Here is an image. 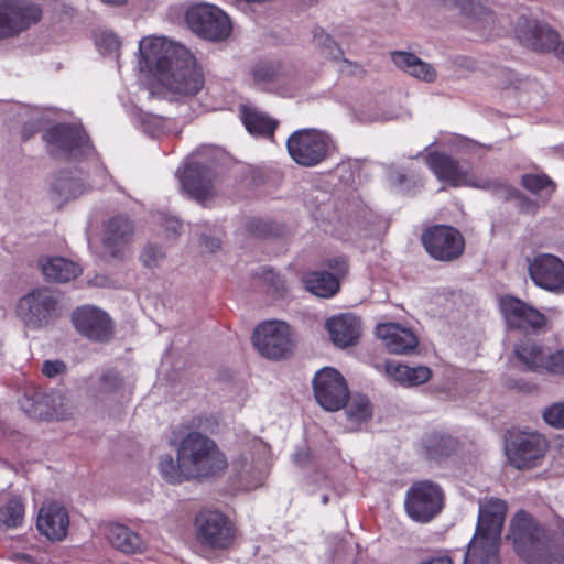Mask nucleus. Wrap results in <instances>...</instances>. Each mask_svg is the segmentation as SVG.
Here are the masks:
<instances>
[{"label": "nucleus", "mask_w": 564, "mask_h": 564, "mask_svg": "<svg viewBox=\"0 0 564 564\" xmlns=\"http://www.w3.org/2000/svg\"><path fill=\"white\" fill-rule=\"evenodd\" d=\"M139 52L143 67L175 94L195 96L204 87V75L184 46L165 37L149 36L140 41Z\"/></svg>", "instance_id": "obj_1"}, {"label": "nucleus", "mask_w": 564, "mask_h": 564, "mask_svg": "<svg viewBox=\"0 0 564 564\" xmlns=\"http://www.w3.org/2000/svg\"><path fill=\"white\" fill-rule=\"evenodd\" d=\"M508 505L497 497L479 502L476 530L469 541L463 564H501V533Z\"/></svg>", "instance_id": "obj_2"}, {"label": "nucleus", "mask_w": 564, "mask_h": 564, "mask_svg": "<svg viewBox=\"0 0 564 564\" xmlns=\"http://www.w3.org/2000/svg\"><path fill=\"white\" fill-rule=\"evenodd\" d=\"M508 539L516 553L530 563L564 564V542L552 543L546 530L525 510L512 517Z\"/></svg>", "instance_id": "obj_3"}, {"label": "nucleus", "mask_w": 564, "mask_h": 564, "mask_svg": "<svg viewBox=\"0 0 564 564\" xmlns=\"http://www.w3.org/2000/svg\"><path fill=\"white\" fill-rule=\"evenodd\" d=\"M177 457L185 463L192 480L217 477L228 467L227 457L217 443L196 431L187 433L181 440Z\"/></svg>", "instance_id": "obj_4"}, {"label": "nucleus", "mask_w": 564, "mask_h": 564, "mask_svg": "<svg viewBox=\"0 0 564 564\" xmlns=\"http://www.w3.org/2000/svg\"><path fill=\"white\" fill-rule=\"evenodd\" d=\"M28 121L22 128V139H30L40 128L46 153L55 160H67L70 156V127L55 122L56 112L52 109L22 108Z\"/></svg>", "instance_id": "obj_5"}, {"label": "nucleus", "mask_w": 564, "mask_h": 564, "mask_svg": "<svg viewBox=\"0 0 564 564\" xmlns=\"http://www.w3.org/2000/svg\"><path fill=\"white\" fill-rule=\"evenodd\" d=\"M195 543L204 551H227L237 539L234 521L219 510H202L193 521Z\"/></svg>", "instance_id": "obj_6"}, {"label": "nucleus", "mask_w": 564, "mask_h": 564, "mask_svg": "<svg viewBox=\"0 0 564 564\" xmlns=\"http://www.w3.org/2000/svg\"><path fill=\"white\" fill-rule=\"evenodd\" d=\"M64 308L58 295L47 288L33 289L21 296L14 314L29 329H42L63 315Z\"/></svg>", "instance_id": "obj_7"}, {"label": "nucleus", "mask_w": 564, "mask_h": 564, "mask_svg": "<svg viewBox=\"0 0 564 564\" xmlns=\"http://www.w3.org/2000/svg\"><path fill=\"white\" fill-rule=\"evenodd\" d=\"M330 145V137L316 129L296 130L286 140L290 158L304 167L324 162L329 156Z\"/></svg>", "instance_id": "obj_8"}, {"label": "nucleus", "mask_w": 564, "mask_h": 564, "mask_svg": "<svg viewBox=\"0 0 564 564\" xmlns=\"http://www.w3.org/2000/svg\"><path fill=\"white\" fill-rule=\"evenodd\" d=\"M444 499L438 484L427 479L416 480L406 490L404 508L412 520L427 523L443 510Z\"/></svg>", "instance_id": "obj_9"}, {"label": "nucleus", "mask_w": 564, "mask_h": 564, "mask_svg": "<svg viewBox=\"0 0 564 564\" xmlns=\"http://www.w3.org/2000/svg\"><path fill=\"white\" fill-rule=\"evenodd\" d=\"M252 343L263 357L280 360L292 355L295 335L286 322L267 321L254 329Z\"/></svg>", "instance_id": "obj_10"}, {"label": "nucleus", "mask_w": 564, "mask_h": 564, "mask_svg": "<svg viewBox=\"0 0 564 564\" xmlns=\"http://www.w3.org/2000/svg\"><path fill=\"white\" fill-rule=\"evenodd\" d=\"M549 448L546 438L538 432H508L506 453L510 464L517 469L538 466Z\"/></svg>", "instance_id": "obj_11"}, {"label": "nucleus", "mask_w": 564, "mask_h": 564, "mask_svg": "<svg viewBox=\"0 0 564 564\" xmlns=\"http://www.w3.org/2000/svg\"><path fill=\"white\" fill-rule=\"evenodd\" d=\"M499 311L509 330L539 334L547 324V317L523 300L506 294L499 299Z\"/></svg>", "instance_id": "obj_12"}, {"label": "nucleus", "mask_w": 564, "mask_h": 564, "mask_svg": "<svg viewBox=\"0 0 564 564\" xmlns=\"http://www.w3.org/2000/svg\"><path fill=\"white\" fill-rule=\"evenodd\" d=\"M421 241L429 256L442 262L457 260L465 250L464 236L449 225H432L425 228Z\"/></svg>", "instance_id": "obj_13"}, {"label": "nucleus", "mask_w": 564, "mask_h": 564, "mask_svg": "<svg viewBox=\"0 0 564 564\" xmlns=\"http://www.w3.org/2000/svg\"><path fill=\"white\" fill-rule=\"evenodd\" d=\"M185 18L191 30L207 40L220 41L231 32L227 14L213 4L193 6L186 11Z\"/></svg>", "instance_id": "obj_14"}, {"label": "nucleus", "mask_w": 564, "mask_h": 564, "mask_svg": "<svg viewBox=\"0 0 564 564\" xmlns=\"http://www.w3.org/2000/svg\"><path fill=\"white\" fill-rule=\"evenodd\" d=\"M314 395L327 411H338L347 404L349 390L343 375L335 368L325 367L313 379Z\"/></svg>", "instance_id": "obj_15"}, {"label": "nucleus", "mask_w": 564, "mask_h": 564, "mask_svg": "<svg viewBox=\"0 0 564 564\" xmlns=\"http://www.w3.org/2000/svg\"><path fill=\"white\" fill-rule=\"evenodd\" d=\"M41 9L25 0H0V37L20 33L36 23Z\"/></svg>", "instance_id": "obj_16"}, {"label": "nucleus", "mask_w": 564, "mask_h": 564, "mask_svg": "<svg viewBox=\"0 0 564 564\" xmlns=\"http://www.w3.org/2000/svg\"><path fill=\"white\" fill-rule=\"evenodd\" d=\"M529 276L538 288L551 293L564 291V261L551 253H539L529 260Z\"/></svg>", "instance_id": "obj_17"}, {"label": "nucleus", "mask_w": 564, "mask_h": 564, "mask_svg": "<svg viewBox=\"0 0 564 564\" xmlns=\"http://www.w3.org/2000/svg\"><path fill=\"white\" fill-rule=\"evenodd\" d=\"M73 325L85 337L96 341H107L113 335L110 316L95 306L77 307L73 312Z\"/></svg>", "instance_id": "obj_18"}, {"label": "nucleus", "mask_w": 564, "mask_h": 564, "mask_svg": "<svg viewBox=\"0 0 564 564\" xmlns=\"http://www.w3.org/2000/svg\"><path fill=\"white\" fill-rule=\"evenodd\" d=\"M68 402L67 393H62L58 390H52L48 393L35 391L31 397L24 395L21 408L25 413L36 419L59 420L66 415Z\"/></svg>", "instance_id": "obj_19"}, {"label": "nucleus", "mask_w": 564, "mask_h": 564, "mask_svg": "<svg viewBox=\"0 0 564 564\" xmlns=\"http://www.w3.org/2000/svg\"><path fill=\"white\" fill-rule=\"evenodd\" d=\"M133 235L134 223L128 216H113L104 225L102 247L109 257L121 260Z\"/></svg>", "instance_id": "obj_20"}, {"label": "nucleus", "mask_w": 564, "mask_h": 564, "mask_svg": "<svg viewBox=\"0 0 564 564\" xmlns=\"http://www.w3.org/2000/svg\"><path fill=\"white\" fill-rule=\"evenodd\" d=\"M426 163L436 178L453 187L474 185L469 170L459 161L444 152H432L426 158Z\"/></svg>", "instance_id": "obj_21"}, {"label": "nucleus", "mask_w": 564, "mask_h": 564, "mask_svg": "<svg viewBox=\"0 0 564 564\" xmlns=\"http://www.w3.org/2000/svg\"><path fill=\"white\" fill-rule=\"evenodd\" d=\"M183 191L192 198L204 204L213 196V171L197 162L185 165L180 175Z\"/></svg>", "instance_id": "obj_22"}, {"label": "nucleus", "mask_w": 564, "mask_h": 564, "mask_svg": "<svg viewBox=\"0 0 564 564\" xmlns=\"http://www.w3.org/2000/svg\"><path fill=\"white\" fill-rule=\"evenodd\" d=\"M516 33L521 43L538 52H551L560 39L556 31L536 20L518 22Z\"/></svg>", "instance_id": "obj_23"}, {"label": "nucleus", "mask_w": 564, "mask_h": 564, "mask_svg": "<svg viewBox=\"0 0 564 564\" xmlns=\"http://www.w3.org/2000/svg\"><path fill=\"white\" fill-rule=\"evenodd\" d=\"M69 516L65 507L58 502H48L37 513L36 528L51 541H61L67 535Z\"/></svg>", "instance_id": "obj_24"}, {"label": "nucleus", "mask_w": 564, "mask_h": 564, "mask_svg": "<svg viewBox=\"0 0 564 564\" xmlns=\"http://www.w3.org/2000/svg\"><path fill=\"white\" fill-rule=\"evenodd\" d=\"M376 334L392 354H411L419 345V339L412 330L395 323L379 324Z\"/></svg>", "instance_id": "obj_25"}, {"label": "nucleus", "mask_w": 564, "mask_h": 564, "mask_svg": "<svg viewBox=\"0 0 564 564\" xmlns=\"http://www.w3.org/2000/svg\"><path fill=\"white\" fill-rule=\"evenodd\" d=\"M326 328L332 341L341 348L355 345L360 336L359 321L350 314L329 318Z\"/></svg>", "instance_id": "obj_26"}, {"label": "nucleus", "mask_w": 564, "mask_h": 564, "mask_svg": "<svg viewBox=\"0 0 564 564\" xmlns=\"http://www.w3.org/2000/svg\"><path fill=\"white\" fill-rule=\"evenodd\" d=\"M105 535L109 543L122 553L134 554L145 550L142 538L127 525L110 523L106 527Z\"/></svg>", "instance_id": "obj_27"}, {"label": "nucleus", "mask_w": 564, "mask_h": 564, "mask_svg": "<svg viewBox=\"0 0 564 564\" xmlns=\"http://www.w3.org/2000/svg\"><path fill=\"white\" fill-rule=\"evenodd\" d=\"M241 120L250 134L265 139H273L279 127L276 119L247 106L241 108Z\"/></svg>", "instance_id": "obj_28"}, {"label": "nucleus", "mask_w": 564, "mask_h": 564, "mask_svg": "<svg viewBox=\"0 0 564 564\" xmlns=\"http://www.w3.org/2000/svg\"><path fill=\"white\" fill-rule=\"evenodd\" d=\"M391 56L395 66L409 73L411 76L429 83L436 78V72L434 68L412 53L393 52Z\"/></svg>", "instance_id": "obj_29"}, {"label": "nucleus", "mask_w": 564, "mask_h": 564, "mask_svg": "<svg viewBox=\"0 0 564 564\" xmlns=\"http://www.w3.org/2000/svg\"><path fill=\"white\" fill-rule=\"evenodd\" d=\"M422 446L427 459L440 460L455 452L457 441L447 434L432 432L422 438Z\"/></svg>", "instance_id": "obj_30"}, {"label": "nucleus", "mask_w": 564, "mask_h": 564, "mask_svg": "<svg viewBox=\"0 0 564 564\" xmlns=\"http://www.w3.org/2000/svg\"><path fill=\"white\" fill-rule=\"evenodd\" d=\"M303 283L311 293L321 297H330L339 290V282L327 271H312L303 276Z\"/></svg>", "instance_id": "obj_31"}, {"label": "nucleus", "mask_w": 564, "mask_h": 564, "mask_svg": "<svg viewBox=\"0 0 564 564\" xmlns=\"http://www.w3.org/2000/svg\"><path fill=\"white\" fill-rule=\"evenodd\" d=\"M514 355L527 367V369L534 372L543 371L546 356L543 347L535 340H521L514 346Z\"/></svg>", "instance_id": "obj_32"}, {"label": "nucleus", "mask_w": 564, "mask_h": 564, "mask_svg": "<svg viewBox=\"0 0 564 564\" xmlns=\"http://www.w3.org/2000/svg\"><path fill=\"white\" fill-rule=\"evenodd\" d=\"M39 265L48 282L66 283L70 279V261L65 257H42L39 260Z\"/></svg>", "instance_id": "obj_33"}, {"label": "nucleus", "mask_w": 564, "mask_h": 564, "mask_svg": "<svg viewBox=\"0 0 564 564\" xmlns=\"http://www.w3.org/2000/svg\"><path fill=\"white\" fill-rule=\"evenodd\" d=\"M158 468L162 478L170 484L177 485L192 480L185 463L182 462L177 456L176 462L170 454L161 456Z\"/></svg>", "instance_id": "obj_34"}, {"label": "nucleus", "mask_w": 564, "mask_h": 564, "mask_svg": "<svg viewBox=\"0 0 564 564\" xmlns=\"http://www.w3.org/2000/svg\"><path fill=\"white\" fill-rule=\"evenodd\" d=\"M50 198L61 208L68 203L70 197V176L67 169L54 172L50 180Z\"/></svg>", "instance_id": "obj_35"}, {"label": "nucleus", "mask_w": 564, "mask_h": 564, "mask_svg": "<svg viewBox=\"0 0 564 564\" xmlns=\"http://www.w3.org/2000/svg\"><path fill=\"white\" fill-rule=\"evenodd\" d=\"M251 75L258 86L274 83L282 75V64L276 61H261L252 67Z\"/></svg>", "instance_id": "obj_36"}, {"label": "nucleus", "mask_w": 564, "mask_h": 564, "mask_svg": "<svg viewBox=\"0 0 564 564\" xmlns=\"http://www.w3.org/2000/svg\"><path fill=\"white\" fill-rule=\"evenodd\" d=\"M247 230L258 238L280 237L284 232L280 224L261 218H250L247 221Z\"/></svg>", "instance_id": "obj_37"}, {"label": "nucleus", "mask_w": 564, "mask_h": 564, "mask_svg": "<svg viewBox=\"0 0 564 564\" xmlns=\"http://www.w3.org/2000/svg\"><path fill=\"white\" fill-rule=\"evenodd\" d=\"M24 514V507L20 499H9L0 507V523L7 528L18 527Z\"/></svg>", "instance_id": "obj_38"}, {"label": "nucleus", "mask_w": 564, "mask_h": 564, "mask_svg": "<svg viewBox=\"0 0 564 564\" xmlns=\"http://www.w3.org/2000/svg\"><path fill=\"white\" fill-rule=\"evenodd\" d=\"M521 185L532 194L547 191V194L551 195L556 189V184L546 174H524L521 178Z\"/></svg>", "instance_id": "obj_39"}, {"label": "nucleus", "mask_w": 564, "mask_h": 564, "mask_svg": "<svg viewBox=\"0 0 564 564\" xmlns=\"http://www.w3.org/2000/svg\"><path fill=\"white\" fill-rule=\"evenodd\" d=\"M77 152L88 158L95 154V148L82 122L73 120V160Z\"/></svg>", "instance_id": "obj_40"}, {"label": "nucleus", "mask_w": 564, "mask_h": 564, "mask_svg": "<svg viewBox=\"0 0 564 564\" xmlns=\"http://www.w3.org/2000/svg\"><path fill=\"white\" fill-rule=\"evenodd\" d=\"M346 413L348 417L354 422H362L371 417L372 406L370 400L366 395H357L347 401Z\"/></svg>", "instance_id": "obj_41"}, {"label": "nucleus", "mask_w": 564, "mask_h": 564, "mask_svg": "<svg viewBox=\"0 0 564 564\" xmlns=\"http://www.w3.org/2000/svg\"><path fill=\"white\" fill-rule=\"evenodd\" d=\"M313 40L314 42L322 48L327 51V55L332 58H339L343 56V51L339 45L332 39V36L322 28H315L313 31Z\"/></svg>", "instance_id": "obj_42"}, {"label": "nucleus", "mask_w": 564, "mask_h": 564, "mask_svg": "<svg viewBox=\"0 0 564 564\" xmlns=\"http://www.w3.org/2000/svg\"><path fill=\"white\" fill-rule=\"evenodd\" d=\"M260 278L267 284L268 292L274 297H281L285 293V281L276 272L265 269L261 272Z\"/></svg>", "instance_id": "obj_43"}, {"label": "nucleus", "mask_w": 564, "mask_h": 564, "mask_svg": "<svg viewBox=\"0 0 564 564\" xmlns=\"http://www.w3.org/2000/svg\"><path fill=\"white\" fill-rule=\"evenodd\" d=\"M544 422L555 429H564V401L555 402L543 411Z\"/></svg>", "instance_id": "obj_44"}, {"label": "nucleus", "mask_w": 564, "mask_h": 564, "mask_svg": "<svg viewBox=\"0 0 564 564\" xmlns=\"http://www.w3.org/2000/svg\"><path fill=\"white\" fill-rule=\"evenodd\" d=\"M432 377V370L426 366L409 367L406 373V387L419 386L427 382Z\"/></svg>", "instance_id": "obj_45"}, {"label": "nucleus", "mask_w": 564, "mask_h": 564, "mask_svg": "<svg viewBox=\"0 0 564 564\" xmlns=\"http://www.w3.org/2000/svg\"><path fill=\"white\" fill-rule=\"evenodd\" d=\"M543 371L564 375V350H556L545 357Z\"/></svg>", "instance_id": "obj_46"}, {"label": "nucleus", "mask_w": 564, "mask_h": 564, "mask_svg": "<svg viewBox=\"0 0 564 564\" xmlns=\"http://www.w3.org/2000/svg\"><path fill=\"white\" fill-rule=\"evenodd\" d=\"M96 44L99 50L105 53H115L120 48V41L118 36L110 32H102L96 39Z\"/></svg>", "instance_id": "obj_47"}, {"label": "nucleus", "mask_w": 564, "mask_h": 564, "mask_svg": "<svg viewBox=\"0 0 564 564\" xmlns=\"http://www.w3.org/2000/svg\"><path fill=\"white\" fill-rule=\"evenodd\" d=\"M122 378L113 370L106 371L100 377V390L104 392H115L122 387Z\"/></svg>", "instance_id": "obj_48"}, {"label": "nucleus", "mask_w": 564, "mask_h": 564, "mask_svg": "<svg viewBox=\"0 0 564 564\" xmlns=\"http://www.w3.org/2000/svg\"><path fill=\"white\" fill-rule=\"evenodd\" d=\"M386 373L392 378L394 381L399 382L402 386H405L406 382V373L408 366L403 364H397L393 361H387L384 364Z\"/></svg>", "instance_id": "obj_49"}, {"label": "nucleus", "mask_w": 564, "mask_h": 564, "mask_svg": "<svg viewBox=\"0 0 564 564\" xmlns=\"http://www.w3.org/2000/svg\"><path fill=\"white\" fill-rule=\"evenodd\" d=\"M447 7L459 8L466 15H475L479 9V4L474 0H441Z\"/></svg>", "instance_id": "obj_50"}, {"label": "nucleus", "mask_w": 564, "mask_h": 564, "mask_svg": "<svg viewBox=\"0 0 564 564\" xmlns=\"http://www.w3.org/2000/svg\"><path fill=\"white\" fill-rule=\"evenodd\" d=\"M42 372L48 378L66 375L67 366L61 360H46L42 366Z\"/></svg>", "instance_id": "obj_51"}, {"label": "nucleus", "mask_w": 564, "mask_h": 564, "mask_svg": "<svg viewBox=\"0 0 564 564\" xmlns=\"http://www.w3.org/2000/svg\"><path fill=\"white\" fill-rule=\"evenodd\" d=\"M162 248L156 245H149L142 253V262L145 267L152 268L163 257Z\"/></svg>", "instance_id": "obj_52"}, {"label": "nucleus", "mask_w": 564, "mask_h": 564, "mask_svg": "<svg viewBox=\"0 0 564 564\" xmlns=\"http://www.w3.org/2000/svg\"><path fill=\"white\" fill-rule=\"evenodd\" d=\"M327 265L338 272H345L347 270V260L345 257H336L328 259Z\"/></svg>", "instance_id": "obj_53"}, {"label": "nucleus", "mask_w": 564, "mask_h": 564, "mask_svg": "<svg viewBox=\"0 0 564 564\" xmlns=\"http://www.w3.org/2000/svg\"><path fill=\"white\" fill-rule=\"evenodd\" d=\"M200 243L213 252L218 250L221 246V241L219 238L202 237Z\"/></svg>", "instance_id": "obj_54"}, {"label": "nucleus", "mask_w": 564, "mask_h": 564, "mask_svg": "<svg viewBox=\"0 0 564 564\" xmlns=\"http://www.w3.org/2000/svg\"><path fill=\"white\" fill-rule=\"evenodd\" d=\"M169 228L173 231L174 235H177L181 229V223L177 219L171 218L167 219Z\"/></svg>", "instance_id": "obj_55"}, {"label": "nucleus", "mask_w": 564, "mask_h": 564, "mask_svg": "<svg viewBox=\"0 0 564 564\" xmlns=\"http://www.w3.org/2000/svg\"><path fill=\"white\" fill-rule=\"evenodd\" d=\"M555 55L564 62V42H560L555 45V48L552 50Z\"/></svg>", "instance_id": "obj_56"}, {"label": "nucleus", "mask_w": 564, "mask_h": 564, "mask_svg": "<svg viewBox=\"0 0 564 564\" xmlns=\"http://www.w3.org/2000/svg\"><path fill=\"white\" fill-rule=\"evenodd\" d=\"M17 561L19 564H35L34 560L26 554H18Z\"/></svg>", "instance_id": "obj_57"}, {"label": "nucleus", "mask_w": 564, "mask_h": 564, "mask_svg": "<svg viewBox=\"0 0 564 564\" xmlns=\"http://www.w3.org/2000/svg\"><path fill=\"white\" fill-rule=\"evenodd\" d=\"M85 192H86V186L80 185L77 187V185L75 184V181L73 180V189H72L73 198L77 195L85 193Z\"/></svg>", "instance_id": "obj_58"}, {"label": "nucleus", "mask_w": 564, "mask_h": 564, "mask_svg": "<svg viewBox=\"0 0 564 564\" xmlns=\"http://www.w3.org/2000/svg\"><path fill=\"white\" fill-rule=\"evenodd\" d=\"M82 271L83 270H82L80 265L73 261V269H72L73 279H75L77 275H79L82 273Z\"/></svg>", "instance_id": "obj_59"}, {"label": "nucleus", "mask_w": 564, "mask_h": 564, "mask_svg": "<svg viewBox=\"0 0 564 564\" xmlns=\"http://www.w3.org/2000/svg\"><path fill=\"white\" fill-rule=\"evenodd\" d=\"M105 3L111 4V6H122L127 2V0H101Z\"/></svg>", "instance_id": "obj_60"}, {"label": "nucleus", "mask_w": 564, "mask_h": 564, "mask_svg": "<svg viewBox=\"0 0 564 564\" xmlns=\"http://www.w3.org/2000/svg\"><path fill=\"white\" fill-rule=\"evenodd\" d=\"M327 501H328V498H327L326 496H324V497H323V502H324V503H327Z\"/></svg>", "instance_id": "obj_61"}]
</instances>
